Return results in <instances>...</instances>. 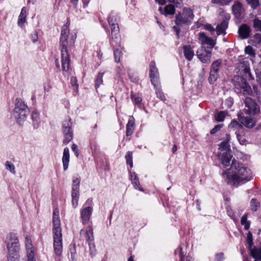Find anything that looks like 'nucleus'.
<instances>
[{"label": "nucleus", "mask_w": 261, "mask_h": 261, "mask_svg": "<svg viewBox=\"0 0 261 261\" xmlns=\"http://www.w3.org/2000/svg\"><path fill=\"white\" fill-rule=\"evenodd\" d=\"M174 30H175V31L176 32L177 35H178V34H179V30H178L175 27H174Z\"/></svg>", "instance_id": "nucleus-64"}, {"label": "nucleus", "mask_w": 261, "mask_h": 261, "mask_svg": "<svg viewBox=\"0 0 261 261\" xmlns=\"http://www.w3.org/2000/svg\"><path fill=\"white\" fill-rule=\"evenodd\" d=\"M70 251L71 252V259H72L71 261H73V255L75 253V246L74 244L70 246Z\"/></svg>", "instance_id": "nucleus-51"}, {"label": "nucleus", "mask_w": 261, "mask_h": 261, "mask_svg": "<svg viewBox=\"0 0 261 261\" xmlns=\"http://www.w3.org/2000/svg\"><path fill=\"white\" fill-rule=\"evenodd\" d=\"M224 258V254L223 253H220L217 254L216 257V261H222Z\"/></svg>", "instance_id": "nucleus-54"}, {"label": "nucleus", "mask_w": 261, "mask_h": 261, "mask_svg": "<svg viewBox=\"0 0 261 261\" xmlns=\"http://www.w3.org/2000/svg\"><path fill=\"white\" fill-rule=\"evenodd\" d=\"M245 106L248 110L245 111V113L248 115H255L260 112L259 107L257 103L249 97H246L245 100Z\"/></svg>", "instance_id": "nucleus-10"}, {"label": "nucleus", "mask_w": 261, "mask_h": 261, "mask_svg": "<svg viewBox=\"0 0 261 261\" xmlns=\"http://www.w3.org/2000/svg\"><path fill=\"white\" fill-rule=\"evenodd\" d=\"M222 175L227 184L234 185L250 180L251 172L243 164L233 160L230 168L223 172Z\"/></svg>", "instance_id": "nucleus-1"}, {"label": "nucleus", "mask_w": 261, "mask_h": 261, "mask_svg": "<svg viewBox=\"0 0 261 261\" xmlns=\"http://www.w3.org/2000/svg\"><path fill=\"white\" fill-rule=\"evenodd\" d=\"M132 98L134 100L135 102L137 104L140 103L142 101L141 97L138 95L132 94Z\"/></svg>", "instance_id": "nucleus-49"}, {"label": "nucleus", "mask_w": 261, "mask_h": 261, "mask_svg": "<svg viewBox=\"0 0 261 261\" xmlns=\"http://www.w3.org/2000/svg\"><path fill=\"white\" fill-rule=\"evenodd\" d=\"M176 150H177V147L175 145H174L172 148V152L173 153H174L176 152Z\"/></svg>", "instance_id": "nucleus-63"}, {"label": "nucleus", "mask_w": 261, "mask_h": 261, "mask_svg": "<svg viewBox=\"0 0 261 261\" xmlns=\"http://www.w3.org/2000/svg\"><path fill=\"white\" fill-rule=\"evenodd\" d=\"M72 150L73 152H75L76 155L77 156L79 155V152L77 145H75V144H73L72 146Z\"/></svg>", "instance_id": "nucleus-55"}, {"label": "nucleus", "mask_w": 261, "mask_h": 261, "mask_svg": "<svg viewBox=\"0 0 261 261\" xmlns=\"http://www.w3.org/2000/svg\"><path fill=\"white\" fill-rule=\"evenodd\" d=\"M165 14L173 15L175 13L174 7L172 5H168L166 6L164 9Z\"/></svg>", "instance_id": "nucleus-33"}, {"label": "nucleus", "mask_w": 261, "mask_h": 261, "mask_svg": "<svg viewBox=\"0 0 261 261\" xmlns=\"http://www.w3.org/2000/svg\"><path fill=\"white\" fill-rule=\"evenodd\" d=\"M32 119L33 121V124L35 127H37L38 126V121L39 120V114L36 112H33L32 114Z\"/></svg>", "instance_id": "nucleus-37"}, {"label": "nucleus", "mask_w": 261, "mask_h": 261, "mask_svg": "<svg viewBox=\"0 0 261 261\" xmlns=\"http://www.w3.org/2000/svg\"><path fill=\"white\" fill-rule=\"evenodd\" d=\"M232 9L233 13L236 18L240 19L242 17V14L244 12V10L242 8V5L240 3H236L232 6Z\"/></svg>", "instance_id": "nucleus-20"}, {"label": "nucleus", "mask_w": 261, "mask_h": 261, "mask_svg": "<svg viewBox=\"0 0 261 261\" xmlns=\"http://www.w3.org/2000/svg\"><path fill=\"white\" fill-rule=\"evenodd\" d=\"M135 127V119L133 116H129L126 125V135L130 136L133 133Z\"/></svg>", "instance_id": "nucleus-24"}, {"label": "nucleus", "mask_w": 261, "mask_h": 261, "mask_svg": "<svg viewBox=\"0 0 261 261\" xmlns=\"http://www.w3.org/2000/svg\"><path fill=\"white\" fill-rule=\"evenodd\" d=\"M247 3L250 7L253 9H255L257 8L258 6L259 5V0H246Z\"/></svg>", "instance_id": "nucleus-39"}, {"label": "nucleus", "mask_w": 261, "mask_h": 261, "mask_svg": "<svg viewBox=\"0 0 261 261\" xmlns=\"http://www.w3.org/2000/svg\"><path fill=\"white\" fill-rule=\"evenodd\" d=\"M238 118L242 125L248 128H253L256 124V120L254 118L243 116L241 115H238Z\"/></svg>", "instance_id": "nucleus-15"}, {"label": "nucleus", "mask_w": 261, "mask_h": 261, "mask_svg": "<svg viewBox=\"0 0 261 261\" xmlns=\"http://www.w3.org/2000/svg\"><path fill=\"white\" fill-rule=\"evenodd\" d=\"M230 136L229 134H226L224 140L222 142L219 147V158L221 160V163L225 166L227 167L230 163L232 155L230 154V145L228 144V142L230 140Z\"/></svg>", "instance_id": "nucleus-4"}, {"label": "nucleus", "mask_w": 261, "mask_h": 261, "mask_svg": "<svg viewBox=\"0 0 261 261\" xmlns=\"http://www.w3.org/2000/svg\"><path fill=\"white\" fill-rule=\"evenodd\" d=\"M92 212V208L90 206L86 207L82 210L81 217L83 224H85L89 222Z\"/></svg>", "instance_id": "nucleus-19"}, {"label": "nucleus", "mask_w": 261, "mask_h": 261, "mask_svg": "<svg viewBox=\"0 0 261 261\" xmlns=\"http://www.w3.org/2000/svg\"><path fill=\"white\" fill-rule=\"evenodd\" d=\"M114 55L116 62H120L121 57L122 55L121 50L118 48L115 49L114 51Z\"/></svg>", "instance_id": "nucleus-36"}, {"label": "nucleus", "mask_w": 261, "mask_h": 261, "mask_svg": "<svg viewBox=\"0 0 261 261\" xmlns=\"http://www.w3.org/2000/svg\"><path fill=\"white\" fill-rule=\"evenodd\" d=\"M199 40L202 46H203L204 45H207L210 46V48H213L216 44L213 39L207 36L203 32L199 34Z\"/></svg>", "instance_id": "nucleus-16"}, {"label": "nucleus", "mask_w": 261, "mask_h": 261, "mask_svg": "<svg viewBox=\"0 0 261 261\" xmlns=\"http://www.w3.org/2000/svg\"><path fill=\"white\" fill-rule=\"evenodd\" d=\"M184 53L185 58L189 61L193 58L194 53L190 46L185 45L183 47Z\"/></svg>", "instance_id": "nucleus-25"}, {"label": "nucleus", "mask_w": 261, "mask_h": 261, "mask_svg": "<svg viewBox=\"0 0 261 261\" xmlns=\"http://www.w3.org/2000/svg\"><path fill=\"white\" fill-rule=\"evenodd\" d=\"M71 123L70 119L66 121L63 124V131L65 137L63 143L65 144H68L72 139V133L71 130Z\"/></svg>", "instance_id": "nucleus-14"}, {"label": "nucleus", "mask_w": 261, "mask_h": 261, "mask_svg": "<svg viewBox=\"0 0 261 261\" xmlns=\"http://www.w3.org/2000/svg\"><path fill=\"white\" fill-rule=\"evenodd\" d=\"M255 38L258 39L260 42H261V35L259 34H257L255 35Z\"/></svg>", "instance_id": "nucleus-59"}, {"label": "nucleus", "mask_w": 261, "mask_h": 261, "mask_svg": "<svg viewBox=\"0 0 261 261\" xmlns=\"http://www.w3.org/2000/svg\"><path fill=\"white\" fill-rule=\"evenodd\" d=\"M194 17L193 11L190 8H184L182 13H179L176 16L175 23L177 25L188 24Z\"/></svg>", "instance_id": "nucleus-6"}, {"label": "nucleus", "mask_w": 261, "mask_h": 261, "mask_svg": "<svg viewBox=\"0 0 261 261\" xmlns=\"http://www.w3.org/2000/svg\"><path fill=\"white\" fill-rule=\"evenodd\" d=\"M242 127L243 126L241 123L236 120H232L228 125V128L229 129L236 130L237 132V130L242 128Z\"/></svg>", "instance_id": "nucleus-27"}, {"label": "nucleus", "mask_w": 261, "mask_h": 261, "mask_svg": "<svg viewBox=\"0 0 261 261\" xmlns=\"http://www.w3.org/2000/svg\"><path fill=\"white\" fill-rule=\"evenodd\" d=\"M62 162L64 170H66L68 167L69 162V151L67 147L64 149L63 155L62 158Z\"/></svg>", "instance_id": "nucleus-22"}, {"label": "nucleus", "mask_w": 261, "mask_h": 261, "mask_svg": "<svg viewBox=\"0 0 261 261\" xmlns=\"http://www.w3.org/2000/svg\"><path fill=\"white\" fill-rule=\"evenodd\" d=\"M26 10L25 7H23L21 10L20 14L18 20V25L21 27L25 21Z\"/></svg>", "instance_id": "nucleus-29"}, {"label": "nucleus", "mask_w": 261, "mask_h": 261, "mask_svg": "<svg viewBox=\"0 0 261 261\" xmlns=\"http://www.w3.org/2000/svg\"><path fill=\"white\" fill-rule=\"evenodd\" d=\"M19 251H9L8 261H19Z\"/></svg>", "instance_id": "nucleus-26"}, {"label": "nucleus", "mask_w": 261, "mask_h": 261, "mask_svg": "<svg viewBox=\"0 0 261 261\" xmlns=\"http://www.w3.org/2000/svg\"><path fill=\"white\" fill-rule=\"evenodd\" d=\"M5 166L6 169L10 171L12 174H15L16 173L15 168L13 164L9 161H7L5 163Z\"/></svg>", "instance_id": "nucleus-34"}, {"label": "nucleus", "mask_w": 261, "mask_h": 261, "mask_svg": "<svg viewBox=\"0 0 261 261\" xmlns=\"http://www.w3.org/2000/svg\"><path fill=\"white\" fill-rule=\"evenodd\" d=\"M130 180L135 189H138L141 191H143V190L142 188L139 181L138 176L135 172L130 173Z\"/></svg>", "instance_id": "nucleus-23"}, {"label": "nucleus", "mask_w": 261, "mask_h": 261, "mask_svg": "<svg viewBox=\"0 0 261 261\" xmlns=\"http://www.w3.org/2000/svg\"><path fill=\"white\" fill-rule=\"evenodd\" d=\"M53 223L54 250L57 255H60L63 248L62 234L60 226L59 212L57 209H55L54 211Z\"/></svg>", "instance_id": "nucleus-2"}, {"label": "nucleus", "mask_w": 261, "mask_h": 261, "mask_svg": "<svg viewBox=\"0 0 261 261\" xmlns=\"http://www.w3.org/2000/svg\"><path fill=\"white\" fill-rule=\"evenodd\" d=\"M204 28L206 30L210 31L211 33H213L215 31V29L210 24H206L205 25Z\"/></svg>", "instance_id": "nucleus-53"}, {"label": "nucleus", "mask_w": 261, "mask_h": 261, "mask_svg": "<svg viewBox=\"0 0 261 261\" xmlns=\"http://www.w3.org/2000/svg\"><path fill=\"white\" fill-rule=\"evenodd\" d=\"M247 242L249 245L251 255L255 259L254 261H261V249L255 247L251 249L253 241L252 235L250 231H248L247 233Z\"/></svg>", "instance_id": "nucleus-8"}, {"label": "nucleus", "mask_w": 261, "mask_h": 261, "mask_svg": "<svg viewBox=\"0 0 261 261\" xmlns=\"http://www.w3.org/2000/svg\"><path fill=\"white\" fill-rule=\"evenodd\" d=\"M223 127V124H218L216 126H215L210 132L211 134H214L219 130H220V129Z\"/></svg>", "instance_id": "nucleus-47"}, {"label": "nucleus", "mask_w": 261, "mask_h": 261, "mask_svg": "<svg viewBox=\"0 0 261 261\" xmlns=\"http://www.w3.org/2000/svg\"><path fill=\"white\" fill-rule=\"evenodd\" d=\"M149 67V77L150 78L151 82L154 86V88H157L158 84H159V77L158 70L155 66V63L154 61H152L150 64Z\"/></svg>", "instance_id": "nucleus-12"}, {"label": "nucleus", "mask_w": 261, "mask_h": 261, "mask_svg": "<svg viewBox=\"0 0 261 261\" xmlns=\"http://www.w3.org/2000/svg\"><path fill=\"white\" fill-rule=\"evenodd\" d=\"M227 22L226 21H223L216 28L217 34L218 35L224 34L226 29L227 28Z\"/></svg>", "instance_id": "nucleus-28"}, {"label": "nucleus", "mask_w": 261, "mask_h": 261, "mask_svg": "<svg viewBox=\"0 0 261 261\" xmlns=\"http://www.w3.org/2000/svg\"><path fill=\"white\" fill-rule=\"evenodd\" d=\"M220 64L221 61L220 60H217L214 62L212 65L211 71L218 72Z\"/></svg>", "instance_id": "nucleus-41"}, {"label": "nucleus", "mask_w": 261, "mask_h": 261, "mask_svg": "<svg viewBox=\"0 0 261 261\" xmlns=\"http://www.w3.org/2000/svg\"><path fill=\"white\" fill-rule=\"evenodd\" d=\"M259 206V203L255 199H252L251 201V208L253 211H256Z\"/></svg>", "instance_id": "nucleus-44"}, {"label": "nucleus", "mask_w": 261, "mask_h": 261, "mask_svg": "<svg viewBox=\"0 0 261 261\" xmlns=\"http://www.w3.org/2000/svg\"><path fill=\"white\" fill-rule=\"evenodd\" d=\"M28 261H36L34 258V256H32V257H28Z\"/></svg>", "instance_id": "nucleus-62"}, {"label": "nucleus", "mask_w": 261, "mask_h": 261, "mask_svg": "<svg viewBox=\"0 0 261 261\" xmlns=\"http://www.w3.org/2000/svg\"><path fill=\"white\" fill-rule=\"evenodd\" d=\"M156 90V94L157 96L159 97L162 100L165 101L166 98L164 94L161 91V87L159 84H158L157 88H155Z\"/></svg>", "instance_id": "nucleus-40"}, {"label": "nucleus", "mask_w": 261, "mask_h": 261, "mask_svg": "<svg viewBox=\"0 0 261 261\" xmlns=\"http://www.w3.org/2000/svg\"><path fill=\"white\" fill-rule=\"evenodd\" d=\"M227 115V113L225 111H220L215 115V119L218 122L223 121Z\"/></svg>", "instance_id": "nucleus-32"}, {"label": "nucleus", "mask_w": 261, "mask_h": 261, "mask_svg": "<svg viewBox=\"0 0 261 261\" xmlns=\"http://www.w3.org/2000/svg\"><path fill=\"white\" fill-rule=\"evenodd\" d=\"M197 55L199 59L203 63L210 62L211 57V51L207 50L204 46H201L197 51Z\"/></svg>", "instance_id": "nucleus-13"}, {"label": "nucleus", "mask_w": 261, "mask_h": 261, "mask_svg": "<svg viewBox=\"0 0 261 261\" xmlns=\"http://www.w3.org/2000/svg\"><path fill=\"white\" fill-rule=\"evenodd\" d=\"M103 73H99L96 79V86H99L102 82Z\"/></svg>", "instance_id": "nucleus-48"}, {"label": "nucleus", "mask_w": 261, "mask_h": 261, "mask_svg": "<svg viewBox=\"0 0 261 261\" xmlns=\"http://www.w3.org/2000/svg\"><path fill=\"white\" fill-rule=\"evenodd\" d=\"M89 248H90V252L92 256H94L96 253V250L95 248V245L92 242H88Z\"/></svg>", "instance_id": "nucleus-45"}, {"label": "nucleus", "mask_w": 261, "mask_h": 261, "mask_svg": "<svg viewBox=\"0 0 261 261\" xmlns=\"http://www.w3.org/2000/svg\"><path fill=\"white\" fill-rule=\"evenodd\" d=\"M86 240L88 242H92L94 239L93 232L91 227L89 226L86 229Z\"/></svg>", "instance_id": "nucleus-30"}, {"label": "nucleus", "mask_w": 261, "mask_h": 261, "mask_svg": "<svg viewBox=\"0 0 261 261\" xmlns=\"http://www.w3.org/2000/svg\"><path fill=\"white\" fill-rule=\"evenodd\" d=\"M125 159L126 160V162L129 165L130 167L132 168L133 167V154L131 152H128L127 153L126 155H125Z\"/></svg>", "instance_id": "nucleus-42"}, {"label": "nucleus", "mask_w": 261, "mask_h": 261, "mask_svg": "<svg viewBox=\"0 0 261 261\" xmlns=\"http://www.w3.org/2000/svg\"><path fill=\"white\" fill-rule=\"evenodd\" d=\"M29 113L28 106L20 99H16L15 106L14 111V115L17 122L22 125L25 121Z\"/></svg>", "instance_id": "nucleus-5"}, {"label": "nucleus", "mask_w": 261, "mask_h": 261, "mask_svg": "<svg viewBox=\"0 0 261 261\" xmlns=\"http://www.w3.org/2000/svg\"><path fill=\"white\" fill-rule=\"evenodd\" d=\"M69 34V24L63 26L61 30L60 45L61 48L62 70L67 71L69 69V59L67 52V39Z\"/></svg>", "instance_id": "nucleus-3"}, {"label": "nucleus", "mask_w": 261, "mask_h": 261, "mask_svg": "<svg viewBox=\"0 0 261 261\" xmlns=\"http://www.w3.org/2000/svg\"><path fill=\"white\" fill-rule=\"evenodd\" d=\"M70 82L72 87H75L77 90L78 88V84L77 83V80L75 77H72L70 80Z\"/></svg>", "instance_id": "nucleus-50"}, {"label": "nucleus", "mask_w": 261, "mask_h": 261, "mask_svg": "<svg viewBox=\"0 0 261 261\" xmlns=\"http://www.w3.org/2000/svg\"><path fill=\"white\" fill-rule=\"evenodd\" d=\"M170 2L171 3H174L175 4H178L180 2H181L182 0H169Z\"/></svg>", "instance_id": "nucleus-60"}, {"label": "nucleus", "mask_w": 261, "mask_h": 261, "mask_svg": "<svg viewBox=\"0 0 261 261\" xmlns=\"http://www.w3.org/2000/svg\"><path fill=\"white\" fill-rule=\"evenodd\" d=\"M250 33V28L246 24H243L239 29V33L242 39L248 38Z\"/></svg>", "instance_id": "nucleus-21"}, {"label": "nucleus", "mask_w": 261, "mask_h": 261, "mask_svg": "<svg viewBox=\"0 0 261 261\" xmlns=\"http://www.w3.org/2000/svg\"><path fill=\"white\" fill-rule=\"evenodd\" d=\"M79 0H71V3L75 6H76Z\"/></svg>", "instance_id": "nucleus-61"}, {"label": "nucleus", "mask_w": 261, "mask_h": 261, "mask_svg": "<svg viewBox=\"0 0 261 261\" xmlns=\"http://www.w3.org/2000/svg\"><path fill=\"white\" fill-rule=\"evenodd\" d=\"M232 0H223L222 2V5H227L231 2Z\"/></svg>", "instance_id": "nucleus-58"}, {"label": "nucleus", "mask_w": 261, "mask_h": 261, "mask_svg": "<svg viewBox=\"0 0 261 261\" xmlns=\"http://www.w3.org/2000/svg\"><path fill=\"white\" fill-rule=\"evenodd\" d=\"M108 22L111 28L112 38L114 37L116 39H118L120 36L119 34V27L117 23H115V20H114L113 17H109Z\"/></svg>", "instance_id": "nucleus-17"}, {"label": "nucleus", "mask_w": 261, "mask_h": 261, "mask_svg": "<svg viewBox=\"0 0 261 261\" xmlns=\"http://www.w3.org/2000/svg\"><path fill=\"white\" fill-rule=\"evenodd\" d=\"M245 53L246 54L249 55L251 58H254L255 56L254 50L252 47L248 45L245 47Z\"/></svg>", "instance_id": "nucleus-35"}, {"label": "nucleus", "mask_w": 261, "mask_h": 261, "mask_svg": "<svg viewBox=\"0 0 261 261\" xmlns=\"http://www.w3.org/2000/svg\"><path fill=\"white\" fill-rule=\"evenodd\" d=\"M25 246L27 257H32V256H34V247L32 244L31 238L29 236L25 237Z\"/></svg>", "instance_id": "nucleus-18"}, {"label": "nucleus", "mask_w": 261, "mask_h": 261, "mask_svg": "<svg viewBox=\"0 0 261 261\" xmlns=\"http://www.w3.org/2000/svg\"><path fill=\"white\" fill-rule=\"evenodd\" d=\"M5 243L8 251H19L20 246L17 235L13 233H9L6 238Z\"/></svg>", "instance_id": "nucleus-7"}, {"label": "nucleus", "mask_w": 261, "mask_h": 261, "mask_svg": "<svg viewBox=\"0 0 261 261\" xmlns=\"http://www.w3.org/2000/svg\"><path fill=\"white\" fill-rule=\"evenodd\" d=\"M80 180L77 177H74L72 181V204L73 207L75 208L78 205L79 197V186Z\"/></svg>", "instance_id": "nucleus-9"}, {"label": "nucleus", "mask_w": 261, "mask_h": 261, "mask_svg": "<svg viewBox=\"0 0 261 261\" xmlns=\"http://www.w3.org/2000/svg\"><path fill=\"white\" fill-rule=\"evenodd\" d=\"M236 134L237 135V137L239 142L242 144H244L245 142V140L242 138V136L240 135L239 133L236 132Z\"/></svg>", "instance_id": "nucleus-52"}, {"label": "nucleus", "mask_w": 261, "mask_h": 261, "mask_svg": "<svg viewBox=\"0 0 261 261\" xmlns=\"http://www.w3.org/2000/svg\"><path fill=\"white\" fill-rule=\"evenodd\" d=\"M156 2L158 3L160 5H164L166 3L165 0H155Z\"/></svg>", "instance_id": "nucleus-57"}, {"label": "nucleus", "mask_w": 261, "mask_h": 261, "mask_svg": "<svg viewBox=\"0 0 261 261\" xmlns=\"http://www.w3.org/2000/svg\"><path fill=\"white\" fill-rule=\"evenodd\" d=\"M234 86L244 94H248L250 91V87L247 84L246 80L241 76L234 79Z\"/></svg>", "instance_id": "nucleus-11"}, {"label": "nucleus", "mask_w": 261, "mask_h": 261, "mask_svg": "<svg viewBox=\"0 0 261 261\" xmlns=\"http://www.w3.org/2000/svg\"><path fill=\"white\" fill-rule=\"evenodd\" d=\"M32 39L34 42L37 41L38 40V34L36 32H34L32 35Z\"/></svg>", "instance_id": "nucleus-56"}, {"label": "nucleus", "mask_w": 261, "mask_h": 261, "mask_svg": "<svg viewBox=\"0 0 261 261\" xmlns=\"http://www.w3.org/2000/svg\"><path fill=\"white\" fill-rule=\"evenodd\" d=\"M218 77V72L210 71V76L208 78L209 82L211 84L214 83Z\"/></svg>", "instance_id": "nucleus-38"}, {"label": "nucleus", "mask_w": 261, "mask_h": 261, "mask_svg": "<svg viewBox=\"0 0 261 261\" xmlns=\"http://www.w3.org/2000/svg\"><path fill=\"white\" fill-rule=\"evenodd\" d=\"M244 71L245 73L246 74V76L248 77L250 79H252V76L250 72V68L247 66H245V67L244 69Z\"/></svg>", "instance_id": "nucleus-46"}, {"label": "nucleus", "mask_w": 261, "mask_h": 261, "mask_svg": "<svg viewBox=\"0 0 261 261\" xmlns=\"http://www.w3.org/2000/svg\"><path fill=\"white\" fill-rule=\"evenodd\" d=\"M241 223L244 226L246 230L249 229L250 227V222L247 220V214L244 215L241 218Z\"/></svg>", "instance_id": "nucleus-31"}, {"label": "nucleus", "mask_w": 261, "mask_h": 261, "mask_svg": "<svg viewBox=\"0 0 261 261\" xmlns=\"http://www.w3.org/2000/svg\"><path fill=\"white\" fill-rule=\"evenodd\" d=\"M253 27L258 31L261 32V20L258 18H255L253 20Z\"/></svg>", "instance_id": "nucleus-43"}]
</instances>
